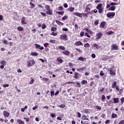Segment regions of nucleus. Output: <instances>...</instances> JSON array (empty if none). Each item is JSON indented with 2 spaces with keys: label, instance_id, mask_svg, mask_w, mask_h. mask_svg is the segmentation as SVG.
Segmentation results:
<instances>
[{
  "label": "nucleus",
  "instance_id": "1",
  "mask_svg": "<svg viewBox=\"0 0 124 124\" xmlns=\"http://www.w3.org/2000/svg\"><path fill=\"white\" fill-rule=\"evenodd\" d=\"M103 6V5L102 4V3H99L96 7V9H97L98 11V13H99L100 14H101V13H102V12H103L104 11Z\"/></svg>",
  "mask_w": 124,
  "mask_h": 124
},
{
  "label": "nucleus",
  "instance_id": "2",
  "mask_svg": "<svg viewBox=\"0 0 124 124\" xmlns=\"http://www.w3.org/2000/svg\"><path fill=\"white\" fill-rule=\"evenodd\" d=\"M45 9L47 10V11H46V14L47 15H53V11L51 10L50 5H46Z\"/></svg>",
  "mask_w": 124,
  "mask_h": 124
},
{
  "label": "nucleus",
  "instance_id": "3",
  "mask_svg": "<svg viewBox=\"0 0 124 124\" xmlns=\"http://www.w3.org/2000/svg\"><path fill=\"white\" fill-rule=\"evenodd\" d=\"M103 35V34H102L101 32H98L96 34V38L95 39V40L96 41H98V40L102 38Z\"/></svg>",
  "mask_w": 124,
  "mask_h": 124
},
{
  "label": "nucleus",
  "instance_id": "4",
  "mask_svg": "<svg viewBox=\"0 0 124 124\" xmlns=\"http://www.w3.org/2000/svg\"><path fill=\"white\" fill-rule=\"evenodd\" d=\"M91 6H92V4H88L86 7L85 12L87 13V14H91Z\"/></svg>",
  "mask_w": 124,
  "mask_h": 124
},
{
  "label": "nucleus",
  "instance_id": "5",
  "mask_svg": "<svg viewBox=\"0 0 124 124\" xmlns=\"http://www.w3.org/2000/svg\"><path fill=\"white\" fill-rule=\"evenodd\" d=\"M115 13L114 12H108L107 14V17H108V18H110V19H113L115 16Z\"/></svg>",
  "mask_w": 124,
  "mask_h": 124
},
{
  "label": "nucleus",
  "instance_id": "6",
  "mask_svg": "<svg viewBox=\"0 0 124 124\" xmlns=\"http://www.w3.org/2000/svg\"><path fill=\"white\" fill-rule=\"evenodd\" d=\"M34 64H35V62H34V60H30L28 62L27 67L32 66V65H34Z\"/></svg>",
  "mask_w": 124,
  "mask_h": 124
},
{
  "label": "nucleus",
  "instance_id": "7",
  "mask_svg": "<svg viewBox=\"0 0 124 124\" xmlns=\"http://www.w3.org/2000/svg\"><path fill=\"white\" fill-rule=\"evenodd\" d=\"M111 88H112V89H114L115 88L116 91H117L118 92H119V91H120V88H119V86H118V85H117V81H114L112 84Z\"/></svg>",
  "mask_w": 124,
  "mask_h": 124
},
{
  "label": "nucleus",
  "instance_id": "8",
  "mask_svg": "<svg viewBox=\"0 0 124 124\" xmlns=\"http://www.w3.org/2000/svg\"><path fill=\"white\" fill-rule=\"evenodd\" d=\"M114 50H119V46L117 45V44H112L111 46V50L114 51Z\"/></svg>",
  "mask_w": 124,
  "mask_h": 124
},
{
  "label": "nucleus",
  "instance_id": "9",
  "mask_svg": "<svg viewBox=\"0 0 124 124\" xmlns=\"http://www.w3.org/2000/svg\"><path fill=\"white\" fill-rule=\"evenodd\" d=\"M60 39L64 40V41H67V40H68V38H67V35H66V34H62L60 35Z\"/></svg>",
  "mask_w": 124,
  "mask_h": 124
},
{
  "label": "nucleus",
  "instance_id": "10",
  "mask_svg": "<svg viewBox=\"0 0 124 124\" xmlns=\"http://www.w3.org/2000/svg\"><path fill=\"white\" fill-rule=\"evenodd\" d=\"M35 48L38 49L39 50H43L44 49V47L41 46L40 45H38L37 44H35Z\"/></svg>",
  "mask_w": 124,
  "mask_h": 124
},
{
  "label": "nucleus",
  "instance_id": "11",
  "mask_svg": "<svg viewBox=\"0 0 124 124\" xmlns=\"http://www.w3.org/2000/svg\"><path fill=\"white\" fill-rule=\"evenodd\" d=\"M73 15L75 16H78V17H79L80 18H82L83 16L82 15V13H78V12H74Z\"/></svg>",
  "mask_w": 124,
  "mask_h": 124
},
{
  "label": "nucleus",
  "instance_id": "12",
  "mask_svg": "<svg viewBox=\"0 0 124 124\" xmlns=\"http://www.w3.org/2000/svg\"><path fill=\"white\" fill-rule=\"evenodd\" d=\"M75 46H83L84 45L82 43V42L78 41L75 43Z\"/></svg>",
  "mask_w": 124,
  "mask_h": 124
},
{
  "label": "nucleus",
  "instance_id": "13",
  "mask_svg": "<svg viewBox=\"0 0 124 124\" xmlns=\"http://www.w3.org/2000/svg\"><path fill=\"white\" fill-rule=\"evenodd\" d=\"M3 116L6 118H8V117L10 116V113H9V112H8L7 111L4 110L3 112Z\"/></svg>",
  "mask_w": 124,
  "mask_h": 124
},
{
  "label": "nucleus",
  "instance_id": "14",
  "mask_svg": "<svg viewBox=\"0 0 124 124\" xmlns=\"http://www.w3.org/2000/svg\"><path fill=\"white\" fill-rule=\"evenodd\" d=\"M78 61H80V62H86L87 59L86 58L80 57L78 59Z\"/></svg>",
  "mask_w": 124,
  "mask_h": 124
},
{
  "label": "nucleus",
  "instance_id": "15",
  "mask_svg": "<svg viewBox=\"0 0 124 124\" xmlns=\"http://www.w3.org/2000/svg\"><path fill=\"white\" fill-rule=\"evenodd\" d=\"M113 103L114 104H118L120 102V98H113Z\"/></svg>",
  "mask_w": 124,
  "mask_h": 124
},
{
  "label": "nucleus",
  "instance_id": "16",
  "mask_svg": "<svg viewBox=\"0 0 124 124\" xmlns=\"http://www.w3.org/2000/svg\"><path fill=\"white\" fill-rule=\"evenodd\" d=\"M75 75L74 76V78L75 79H78L79 77H80V74H79L77 72H75L74 73Z\"/></svg>",
  "mask_w": 124,
  "mask_h": 124
},
{
  "label": "nucleus",
  "instance_id": "17",
  "mask_svg": "<svg viewBox=\"0 0 124 124\" xmlns=\"http://www.w3.org/2000/svg\"><path fill=\"white\" fill-rule=\"evenodd\" d=\"M62 53L65 55V56H69V54H70V52L68 50H64L62 52Z\"/></svg>",
  "mask_w": 124,
  "mask_h": 124
},
{
  "label": "nucleus",
  "instance_id": "18",
  "mask_svg": "<svg viewBox=\"0 0 124 124\" xmlns=\"http://www.w3.org/2000/svg\"><path fill=\"white\" fill-rule=\"evenodd\" d=\"M21 24H23V25H27V21H26V18L24 16L21 19Z\"/></svg>",
  "mask_w": 124,
  "mask_h": 124
},
{
  "label": "nucleus",
  "instance_id": "19",
  "mask_svg": "<svg viewBox=\"0 0 124 124\" xmlns=\"http://www.w3.org/2000/svg\"><path fill=\"white\" fill-rule=\"evenodd\" d=\"M57 61L59 63H62L63 62V60L62 59V57H58L57 58Z\"/></svg>",
  "mask_w": 124,
  "mask_h": 124
},
{
  "label": "nucleus",
  "instance_id": "20",
  "mask_svg": "<svg viewBox=\"0 0 124 124\" xmlns=\"http://www.w3.org/2000/svg\"><path fill=\"white\" fill-rule=\"evenodd\" d=\"M81 119L82 121H89V118H88V117L86 115H83L81 117Z\"/></svg>",
  "mask_w": 124,
  "mask_h": 124
},
{
  "label": "nucleus",
  "instance_id": "21",
  "mask_svg": "<svg viewBox=\"0 0 124 124\" xmlns=\"http://www.w3.org/2000/svg\"><path fill=\"white\" fill-rule=\"evenodd\" d=\"M55 22L57 23V25H59V26H63V23L61 22L59 20H56Z\"/></svg>",
  "mask_w": 124,
  "mask_h": 124
},
{
  "label": "nucleus",
  "instance_id": "22",
  "mask_svg": "<svg viewBox=\"0 0 124 124\" xmlns=\"http://www.w3.org/2000/svg\"><path fill=\"white\" fill-rule=\"evenodd\" d=\"M116 9V6H112L108 9L109 11H114Z\"/></svg>",
  "mask_w": 124,
  "mask_h": 124
},
{
  "label": "nucleus",
  "instance_id": "23",
  "mask_svg": "<svg viewBox=\"0 0 124 124\" xmlns=\"http://www.w3.org/2000/svg\"><path fill=\"white\" fill-rule=\"evenodd\" d=\"M105 21L102 22L100 25V28H102L103 29H104V27H105Z\"/></svg>",
  "mask_w": 124,
  "mask_h": 124
},
{
  "label": "nucleus",
  "instance_id": "24",
  "mask_svg": "<svg viewBox=\"0 0 124 124\" xmlns=\"http://www.w3.org/2000/svg\"><path fill=\"white\" fill-rule=\"evenodd\" d=\"M108 71H109V74H110V75H116V73L112 71V68H110Z\"/></svg>",
  "mask_w": 124,
  "mask_h": 124
},
{
  "label": "nucleus",
  "instance_id": "25",
  "mask_svg": "<svg viewBox=\"0 0 124 124\" xmlns=\"http://www.w3.org/2000/svg\"><path fill=\"white\" fill-rule=\"evenodd\" d=\"M74 10H75V7H71L68 8V11H70V12H73L74 11Z\"/></svg>",
  "mask_w": 124,
  "mask_h": 124
},
{
  "label": "nucleus",
  "instance_id": "26",
  "mask_svg": "<svg viewBox=\"0 0 124 124\" xmlns=\"http://www.w3.org/2000/svg\"><path fill=\"white\" fill-rule=\"evenodd\" d=\"M58 49H59V50L64 51L65 50V47L62 46H58Z\"/></svg>",
  "mask_w": 124,
  "mask_h": 124
},
{
  "label": "nucleus",
  "instance_id": "27",
  "mask_svg": "<svg viewBox=\"0 0 124 124\" xmlns=\"http://www.w3.org/2000/svg\"><path fill=\"white\" fill-rule=\"evenodd\" d=\"M17 31H24V28L22 26H18L17 27Z\"/></svg>",
  "mask_w": 124,
  "mask_h": 124
},
{
  "label": "nucleus",
  "instance_id": "28",
  "mask_svg": "<svg viewBox=\"0 0 124 124\" xmlns=\"http://www.w3.org/2000/svg\"><path fill=\"white\" fill-rule=\"evenodd\" d=\"M93 46L95 49H96V50H98L99 49V46H98L97 44H94L93 45Z\"/></svg>",
  "mask_w": 124,
  "mask_h": 124
},
{
  "label": "nucleus",
  "instance_id": "29",
  "mask_svg": "<svg viewBox=\"0 0 124 124\" xmlns=\"http://www.w3.org/2000/svg\"><path fill=\"white\" fill-rule=\"evenodd\" d=\"M17 123H18V124H25V122H24L21 119H17L16 121Z\"/></svg>",
  "mask_w": 124,
  "mask_h": 124
},
{
  "label": "nucleus",
  "instance_id": "30",
  "mask_svg": "<svg viewBox=\"0 0 124 124\" xmlns=\"http://www.w3.org/2000/svg\"><path fill=\"white\" fill-rule=\"evenodd\" d=\"M31 55L33 57H37V56H38V53L37 52H31Z\"/></svg>",
  "mask_w": 124,
  "mask_h": 124
},
{
  "label": "nucleus",
  "instance_id": "31",
  "mask_svg": "<svg viewBox=\"0 0 124 124\" xmlns=\"http://www.w3.org/2000/svg\"><path fill=\"white\" fill-rule=\"evenodd\" d=\"M117 117H118V115H117V114L113 113L111 114L112 119H115V118H117Z\"/></svg>",
  "mask_w": 124,
  "mask_h": 124
},
{
  "label": "nucleus",
  "instance_id": "32",
  "mask_svg": "<svg viewBox=\"0 0 124 124\" xmlns=\"http://www.w3.org/2000/svg\"><path fill=\"white\" fill-rule=\"evenodd\" d=\"M56 14H58L59 15H62V16L63 14H64V11L56 12Z\"/></svg>",
  "mask_w": 124,
  "mask_h": 124
},
{
  "label": "nucleus",
  "instance_id": "33",
  "mask_svg": "<svg viewBox=\"0 0 124 124\" xmlns=\"http://www.w3.org/2000/svg\"><path fill=\"white\" fill-rule=\"evenodd\" d=\"M27 109H28V106H25L24 108H21V112H25Z\"/></svg>",
  "mask_w": 124,
  "mask_h": 124
},
{
  "label": "nucleus",
  "instance_id": "34",
  "mask_svg": "<svg viewBox=\"0 0 124 124\" xmlns=\"http://www.w3.org/2000/svg\"><path fill=\"white\" fill-rule=\"evenodd\" d=\"M84 47H85V48H90L91 47V45H90L89 43H86L84 44Z\"/></svg>",
  "mask_w": 124,
  "mask_h": 124
},
{
  "label": "nucleus",
  "instance_id": "35",
  "mask_svg": "<svg viewBox=\"0 0 124 124\" xmlns=\"http://www.w3.org/2000/svg\"><path fill=\"white\" fill-rule=\"evenodd\" d=\"M99 23V20H98V19L95 20L94 22V26H97L98 25Z\"/></svg>",
  "mask_w": 124,
  "mask_h": 124
},
{
  "label": "nucleus",
  "instance_id": "36",
  "mask_svg": "<svg viewBox=\"0 0 124 124\" xmlns=\"http://www.w3.org/2000/svg\"><path fill=\"white\" fill-rule=\"evenodd\" d=\"M114 31H108L107 32V35H111V34H113Z\"/></svg>",
  "mask_w": 124,
  "mask_h": 124
},
{
  "label": "nucleus",
  "instance_id": "37",
  "mask_svg": "<svg viewBox=\"0 0 124 124\" xmlns=\"http://www.w3.org/2000/svg\"><path fill=\"white\" fill-rule=\"evenodd\" d=\"M30 6H31V8L32 9L33 8V7H34L35 6V4H33L32 2H30Z\"/></svg>",
  "mask_w": 124,
  "mask_h": 124
},
{
  "label": "nucleus",
  "instance_id": "38",
  "mask_svg": "<svg viewBox=\"0 0 124 124\" xmlns=\"http://www.w3.org/2000/svg\"><path fill=\"white\" fill-rule=\"evenodd\" d=\"M1 64H2L3 65H6V62H5L4 60H2L0 62Z\"/></svg>",
  "mask_w": 124,
  "mask_h": 124
},
{
  "label": "nucleus",
  "instance_id": "39",
  "mask_svg": "<svg viewBox=\"0 0 124 124\" xmlns=\"http://www.w3.org/2000/svg\"><path fill=\"white\" fill-rule=\"evenodd\" d=\"M87 83H88V81L87 80H83L81 81V85H85V84H87Z\"/></svg>",
  "mask_w": 124,
  "mask_h": 124
},
{
  "label": "nucleus",
  "instance_id": "40",
  "mask_svg": "<svg viewBox=\"0 0 124 124\" xmlns=\"http://www.w3.org/2000/svg\"><path fill=\"white\" fill-rule=\"evenodd\" d=\"M31 81L29 82V84H30V85H31L33 84V82H34V79H33L32 78H31Z\"/></svg>",
  "mask_w": 124,
  "mask_h": 124
},
{
  "label": "nucleus",
  "instance_id": "41",
  "mask_svg": "<svg viewBox=\"0 0 124 124\" xmlns=\"http://www.w3.org/2000/svg\"><path fill=\"white\" fill-rule=\"evenodd\" d=\"M66 19H68V16H65L62 17V21H64V20H66Z\"/></svg>",
  "mask_w": 124,
  "mask_h": 124
},
{
  "label": "nucleus",
  "instance_id": "42",
  "mask_svg": "<svg viewBox=\"0 0 124 124\" xmlns=\"http://www.w3.org/2000/svg\"><path fill=\"white\" fill-rule=\"evenodd\" d=\"M46 28H47V26H46V25L44 23L42 25V30H44L45 29H46Z\"/></svg>",
  "mask_w": 124,
  "mask_h": 124
},
{
  "label": "nucleus",
  "instance_id": "43",
  "mask_svg": "<svg viewBox=\"0 0 124 124\" xmlns=\"http://www.w3.org/2000/svg\"><path fill=\"white\" fill-rule=\"evenodd\" d=\"M51 35H53V36H57V35H58V33L55 32L54 31H53L51 33Z\"/></svg>",
  "mask_w": 124,
  "mask_h": 124
},
{
  "label": "nucleus",
  "instance_id": "44",
  "mask_svg": "<svg viewBox=\"0 0 124 124\" xmlns=\"http://www.w3.org/2000/svg\"><path fill=\"white\" fill-rule=\"evenodd\" d=\"M84 112L85 114H88V113H90V109L87 108L85 109Z\"/></svg>",
  "mask_w": 124,
  "mask_h": 124
},
{
  "label": "nucleus",
  "instance_id": "45",
  "mask_svg": "<svg viewBox=\"0 0 124 124\" xmlns=\"http://www.w3.org/2000/svg\"><path fill=\"white\" fill-rule=\"evenodd\" d=\"M101 100L102 101H104L105 100V95L102 94L101 97Z\"/></svg>",
  "mask_w": 124,
  "mask_h": 124
},
{
  "label": "nucleus",
  "instance_id": "46",
  "mask_svg": "<svg viewBox=\"0 0 124 124\" xmlns=\"http://www.w3.org/2000/svg\"><path fill=\"white\" fill-rule=\"evenodd\" d=\"M82 15L83 16V17H88V13H81Z\"/></svg>",
  "mask_w": 124,
  "mask_h": 124
},
{
  "label": "nucleus",
  "instance_id": "47",
  "mask_svg": "<svg viewBox=\"0 0 124 124\" xmlns=\"http://www.w3.org/2000/svg\"><path fill=\"white\" fill-rule=\"evenodd\" d=\"M85 36H87V37H88L89 38H91V35L88 32H86L85 33Z\"/></svg>",
  "mask_w": 124,
  "mask_h": 124
},
{
  "label": "nucleus",
  "instance_id": "48",
  "mask_svg": "<svg viewBox=\"0 0 124 124\" xmlns=\"http://www.w3.org/2000/svg\"><path fill=\"white\" fill-rule=\"evenodd\" d=\"M58 9H59V10L60 11H62V10H63V7H62V6H59V7H58Z\"/></svg>",
  "mask_w": 124,
  "mask_h": 124
},
{
  "label": "nucleus",
  "instance_id": "49",
  "mask_svg": "<svg viewBox=\"0 0 124 124\" xmlns=\"http://www.w3.org/2000/svg\"><path fill=\"white\" fill-rule=\"evenodd\" d=\"M50 116L51 118H56V114L55 113H50Z\"/></svg>",
  "mask_w": 124,
  "mask_h": 124
},
{
  "label": "nucleus",
  "instance_id": "50",
  "mask_svg": "<svg viewBox=\"0 0 124 124\" xmlns=\"http://www.w3.org/2000/svg\"><path fill=\"white\" fill-rule=\"evenodd\" d=\"M68 65L71 68H72V67L74 66L73 64L71 62L68 63Z\"/></svg>",
  "mask_w": 124,
  "mask_h": 124
},
{
  "label": "nucleus",
  "instance_id": "51",
  "mask_svg": "<svg viewBox=\"0 0 124 124\" xmlns=\"http://www.w3.org/2000/svg\"><path fill=\"white\" fill-rule=\"evenodd\" d=\"M84 35H85V32H84V31L80 32V36H81V37H82V36H84Z\"/></svg>",
  "mask_w": 124,
  "mask_h": 124
},
{
  "label": "nucleus",
  "instance_id": "52",
  "mask_svg": "<svg viewBox=\"0 0 124 124\" xmlns=\"http://www.w3.org/2000/svg\"><path fill=\"white\" fill-rule=\"evenodd\" d=\"M59 107H60V108H64L65 107V105L61 104V105L59 106Z\"/></svg>",
  "mask_w": 124,
  "mask_h": 124
},
{
  "label": "nucleus",
  "instance_id": "53",
  "mask_svg": "<svg viewBox=\"0 0 124 124\" xmlns=\"http://www.w3.org/2000/svg\"><path fill=\"white\" fill-rule=\"evenodd\" d=\"M95 108L97 109V110H101V107L99 106H95Z\"/></svg>",
  "mask_w": 124,
  "mask_h": 124
},
{
  "label": "nucleus",
  "instance_id": "54",
  "mask_svg": "<svg viewBox=\"0 0 124 124\" xmlns=\"http://www.w3.org/2000/svg\"><path fill=\"white\" fill-rule=\"evenodd\" d=\"M40 14L42 15L43 17H46V14L43 12H40Z\"/></svg>",
  "mask_w": 124,
  "mask_h": 124
},
{
  "label": "nucleus",
  "instance_id": "55",
  "mask_svg": "<svg viewBox=\"0 0 124 124\" xmlns=\"http://www.w3.org/2000/svg\"><path fill=\"white\" fill-rule=\"evenodd\" d=\"M120 100H121V104H123L124 102V97H122L120 99Z\"/></svg>",
  "mask_w": 124,
  "mask_h": 124
},
{
  "label": "nucleus",
  "instance_id": "56",
  "mask_svg": "<svg viewBox=\"0 0 124 124\" xmlns=\"http://www.w3.org/2000/svg\"><path fill=\"white\" fill-rule=\"evenodd\" d=\"M51 31H57V28H55V27H52L51 29Z\"/></svg>",
  "mask_w": 124,
  "mask_h": 124
},
{
  "label": "nucleus",
  "instance_id": "57",
  "mask_svg": "<svg viewBox=\"0 0 124 124\" xmlns=\"http://www.w3.org/2000/svg\"><path fill=\"white\" fill-rule=\"evenodd\" d=\"M24 120H25L26 122H30V118L28 117V118H26L24 117Z\"/></svg>",
  "mask_w": 124,
  "mask_h": 124
},
{
  "label": "nucleus",
  "instance_id": "58",
  "mask_svg": "<svg viewBox=\"0 0 124 124\" xmlns=\"http://www.w3.org/2000/svg\"><path fill=\"white\" fill-rule=\"evenodd\" d=\"M76 87L77 88H80L81 87V84H80L79 82L77 83Z\"/></svg>",
  "mask_w": 124,
  "mask_h": 124
},
{
  "label": "nucleus",
  "instance_id": "59",
  "mask_svg": "<svg viewBox=\"0 0 124 124\" xmlns=\"http://www.w3.org/2000/svg\"><path fill=\"white\" fill-rule=\"evenodd\" d=\"M100 76H104V73H103V71H101L100 72Z\"/></svg>",
  "mask_w": 124,
  "mask_h": 124
},
{
  "label": "nucleus",
  "instance_id": "60",
  "mask_svg": "<svg viewBox=\"0 0 124 124\" xmlns=\"http://www.w3.org/2000/svg\"><path fill=\"white\" fill-rule=\"evenodd\" d=\"M43 80L44 81H46V82H47V81H49V78H43Z\"/></svg>",
  "mask_w": 124,
  "mask_h": 124
},
{
  "label": "nucleus",
  "instance_id": "61",
  "mask_svg": "<svg viewBox=\"0 0 124 124\" xmlns=\"http://www.w3.org/2000/svg\"><path fill=\"white\" fill-rule=\"evenodd\" d=\"M118 5V3L113 2H112L110 3V5Z\"/></svg>",
  "mask_w": 124,
  "mask_h": 124
},
{
  "label": "nucleus",
  "instance_id": "62",
  "mask_svg": "<svg viewBox=\"0 0 124 124\" xmlns=\"http://www.w3.org/2000/svg\"><path fill=\"white\" fill-rule=\"evenodd\" d=\"M51 96L53 97V95H55V92L54 91H51L50 92Z\"/></svg>",
  "mask_w": 124,
  "mask_h": 124
},
{
  "label": "nucleus",
  "instance_id": "63",
  "mask_svg": "<svg viewBox=\"0 0 124 124\" xmlns=\"http://www.w3.org/2000/svg\"><path fill=\"white\" fill-rule=\"evenodd\" d=\"M105 124H110V120H107L106 121H105Z\"/></svg>",
  "mask_w": 124,
  "mask_h": 124
},
{
  "label": "nucleus",
  "instance_id": "64",
  "mask_svg": "<svg viewBox=\"0 0 124 124\" xmlns=\"http://www.w3.org/2000/svg\"><path fill=\"white\" fill-rule=\"evenodd\" d=\"M118 124H124V120H121Z\"/></svg>",
  "mask_w": 124,
  "mask_h": 124
}]
</instances>
